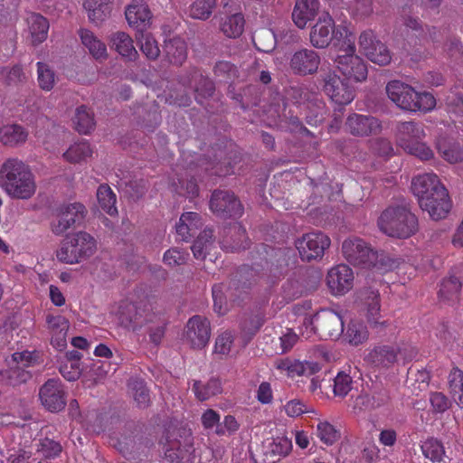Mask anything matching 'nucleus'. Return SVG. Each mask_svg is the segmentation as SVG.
<instances>
[{
  "label": "nucleus",
  "mask_w": 463,
  "mask_h": 463,
  "mask_svg": "<svg viewBox=\"0 0 463 463\" xmlns=\"http://www.w3.org/2000/svg\"><path fill=\"white\" fill-rule=\"evenodd\" d=\"M411 190L422 210L428 212L433 221L445 218L450 212V196L438 175L425 173L415 175L411 181Z\"/></svg>",
  "instance_id": "obj_1"
},
{
  "label": "nucleus",
  "mask_w": 463,
  "mask_h": 463,
  "mask_svg": "<svg viewBox=\"0 0 463 463\" xmlns=\"http://www.w3.org/2000/svg\"><path fill=\"white\" fill-rule=\"evenodd\" d=\"M0 187L12 199H31L37 189L31 166L18 157H9L0 165Z\"/></svg>",
  "instance_id": "obj_2"
},
{
  "label": "nucleus",
  "mask_w": 463,
  "mask_h": 463,
  "mask_svg": "<svg viewBox=\"0 0 463 463\" xmlns=\"http://www.w3.org/2000/svg\"><path fill=\"white\" fill-rule=\"evenodd\" d=\"M342 252L350 264L363 268L374 269L379 272H387L399 263L384 251H378L370 243L359 237L347 238L342 243Z\"/></svg>",
  "instance_id": "obj_3"
},
{
  "label": "nucleus",
  "mask_w": 463,
  "mask_h": 463,
  "mask_svg": "<svg viewBox=\"0 0 463 463\" xmlns=\"http://www.w3.org/2000/svg\"><path fill=\"white\" fill-rule=\"evenodd\" d=\"M386 93L392 102L408 111L428 112L433 110L437 101L430 92H418L414 88L401 80L389 81Z\"/></svg>",
  "instance_id": "obj_4"
},
{
  "label": "nucleus",
  "mask_w": 463,
  "mask_h": 463,
  "mask_svg": "<svg viewBox=\"0 0 463 463\" xmlns=\"http://www.w3.org/2000/svg\"><path fill=\"white\" fill-rule=\"evenodd\" d=\"M377 224L390 237L406 239L419 230L418 218L405 206H390L380 214Z\"/></svg>",
  "instance_id": "obj_5"
},
{
  "label": "nucleus",
  "mask_w": 463,
  "mask_h": 463,
  "mask_svg": "<svg viewBox=\"0 0 463 463\" xmlns=\"http://www.w3.org/2000/svg\"><path fill=\"white\" fill-rule=\"evenodd\" d=\"M165 456L172 463H192L195 458L194 439L184 428H169L160 439Z\"/></svg>",
  "instance_id": "obj_6"
},
{
  "label": "nucleus",
  "mask_w": 463,
  "mask_h": 463,
  "mask_svg": "<svg viewBox=\"0 0 463 463\" xmlns=\"http://www.w3.org/2000/svg\"><path fill=\"white\" fill-rule=\"evenodd\" d=\"M97 250V241L86 232L67 235L56 251L57 260L65 264H77L90 258Z\"/></svg>",
  "instance_id": "obj_7"
},
{
  "label": "nucleus",
  "mask_w": 463,
  "mask_h": 463,
  "mask_svg": "<svg viewBox=\"0 0 463 463\" xmlns=\"http://www.w3.org/2000/svg\"><path fill=\"white\" fill-rule=\"evenodd\" d=\"M131 307L135 309V313L128 318V322L136 326L154 324L155 326L148 329L149 339L158 345L165 334L167 320L165 314L149 299Z\"/></svg>",
  "instance_id": "obj_8"
},
{
  "label": "nucleus",
  "mask_w": 463,
  "mask_h": 463,
  "mask_svg": "<svg viewBox=\"0 0 463 463\" xmlns=\"http://www.w3.org/2000/svg\"><path fill=\"white\" fill-rule=\"evenodd\" d=\"M403 24L406 27L405 41L410 47V52H420V47L427 40L432 43L440 41L441 32L434 26L427 27L425 31L419 18L407 16L404 18Z\"/></svg>",
  "instance_id": "obj_9"
},
{
  "label": "nucleus",
  "mask_w": 463,
  "mask_h": 463,
  "mask_svg": "<svg viewBox=\"0 0 463 463\" xmlns=\"http://www.w3.org/2000/svg\"><path fill=\"white\" fill-rule=\"evenodd\" d=\"M321 63V55L315 49L302 47L291 54L288 70L291 74L296 76L316 75Z\"/></svg>",
  "instance_id": "obj_10"
},
{
  "label": "nucleus",
  "mask_w": 463,
  "mask_h": 463,
  "mask_svg": "<svg viewBox=\"0 0 463 463\" xmlns=\"http://www.w3.org/2000/svg\"><path fill=\"white\" fill-rule=\"evenodd\" d=\"M323 90L336 104L346 105L354 101V90L347 80H342L335 71L321 74Z\"/></svg>",
  "instance_id": "obj_11"
},
{
  "label": "nucleus",
  "mask_w": 463,
  "mask_h": 463,
  "mask_svg": "<svg viewBox=\"0 0 463 463\" xmlns=\"http://www.w3.org/2000/svg\"><path fill=\"white\" fill-rule=\"evenodd\" d=\"M87 213L86 207L80 203H72L57 209L56 217L51 224L55 235H62L76 224H80Z\"/></svg>",
  "instance_id": "obj_12"
},
{
  "label": "nucleus",
  "mask_w": 463,
  "mask_h": 463,
  "mask_svg": "<svg viewBox=\"0 0 463 463\" xmlns=\"http://www.w3.org/2000/svg\"><path fill=\"white\" fill-rule=\"evenodd\" d=\"M331 244L330 238L323 232H312L297 241V250L303 260L322 259Z\"/></svg>",
  "instance_id": "obj_13"
},
{
  "label": "nucleus",
  "mask_w": 463,
  "mask_h": 463,
  "mask_svg": "<svg viewBox=\"0 0 463 463\" xmlns=\"http://www.w3.org/2000/svg\"><path fill=\"white\" fill-rule=\"evenodd\" d=\"M314 328L322 338L336 339L344 332V321L340 314L333 309H322L312 321Z\"/></svg>",
  "instance_id": "obj_14"
},
{
  "label": "nucleus",
  "mask_w": 463,
  "mask_h": 463,
  "mask_svg": "<svg viewBox=\"0 0 463 463\" xmlns=\"http://www.w3.org/2000/svg\"><path fill=\"white\" fill-rule=\"evenodd\" d=\"M358 43L364 54L371 61L380 66L390 63L392 60L390 49L383 42L376 39L373 32H363L359 36Z\"/></svg>",
  "instance_id": "obj_15"
},
{
  "label": "nucleus",
  "mask_w": 463,
  "mask_h": 463,
  "mask_svg": "<svg viewBox=\"0 0 463 463\" xmlns=\"http://www.w3.org/2000/svg\"><path fill=\"white\" fill-rule=\"evenodd\" d=\"M39 397L43 406L51 412H59L65 408L66 393L59 378H49L41 387Z\"/></svg>",
  "instance_id": "obj_16"
},
{
  "label": "nucleus",
  "mask_w": 463,
  "mask_h": 463,
  "mask_svg": "<svg viewBox=\"0 0 463 463\" xmlns=\"http://www.w3.org/2000/svg\"><path fill=\"white\" fill-rule=\"evenodd\" d=\"M185 338L193 348H203L211 337V323L205 317L194 315L190 317L185 326Z\"/></svg>",
  "instance_id": "obj_17"
},
{
  "label": "nucleus",
  "mask_w": 463,
  "mask_h": 463,
  "mask_svg": "<svg viewBox=\"0 0 463 463\" xmlns=\"http://www.w3.org/2000/svg\"><path fill=\"white\" fill-rule=\"evenodd\" d=\"M345 130L354 137H364L381 133L383 125L376 117L354 112L345 118Z\"/></svg>",
  "instance_id": "obj_18"
},
{
  "label": "nucleus",
  "mask_w": 463,
  "mask_h": 463,
  "mask_svg": "<svg viewBox=\"0 0 463 463\" xmlns=\"http://www.w3.org/2000/svg\"><path fill=\"white\" fill-rule=\"evenodd\" d=\"M337 69L346 79H354V81H364L368 75L365 62L355 52L339 53L335 60Z\"/></svg>",
  "instance_id": "obj_19"
},
{
  "label": "nucleus",
  "mask_w": 463,
  "mask_h": 463,
  "mask_svg": "<svg viewBox=\"0 0 463 463\" xmlns=\"http://www.w3.org/2000/svg\"><path fill=\"white\" fill-rule=\"evenodd\" d=\"M335 20L328 13L320 14L309 32L310 44L315 48H326L334 39Z\"/></svg>",
  "instance_id": "obj_20"
},
{
  "label": "nucleus",
  "mask_w": 463,
  "mask_h": 463,
  "mask_svg": "<svg viewBox=\"0 0 463 463\" xmlns=\"http://www.w3.org/2000/svg\"><path fill=\"white\" fill-rule=\"evenodd\" d=\"M129 26L137 33L146 32L151 25L153 14L145 0H132L125 11Z\"/></svg>",
  "instance_id": "obj_21"
},
{
  "label": "nucleus",
  "mask_w": 463,
  "mask_h": 463,
  "mask_svg": "<svg viewBox=\"0 0 463 463\" xmlns=\"http://www.w3.org/2000/svg\"><path fill=\"white\" fill-rule=\"evenodd\" d=\"M327 286L334 295H344L354 287V271L345 264L334 266L327 272Z\"/></svg>",
  "instance_id": "obj_22"
},
{
  "label": "nucleus",
  "mask_w": 463,
  "mask_h": 463,
  "mask_svg": "<svg viewBox=\"0 0 463 463\" xmlns=\"http://www.w3.org/2000/svg\"><path fill=\"white\" fill-rule=\"evenodd\" d=\"M280 373H286L288 376H310L321 370V364L316 362H302L295 358H281L274 363Z\"/></svg>",
  "instance_id": "obj_23"
},
{
  "label": "nucleus",
  "mask_w": 463,
  "mask_h": 463,
  "mask_svg": "<svg viewBox=\"0 0 463 463\" xmlns=\"http://www.w3.org/2000/svg\"><path fill=\"white\" fill-rule=\"evenodd\" d=\"M361 298L365 307V317L371 327H385L386 321H380L381 317V300L377 290L367 288L361 292Z\"/></svg>",
  "instance_id": "obj_24"
},
{
  "label": "nucleus",
  "mask_w": 463,
  "mask_h": 463,
  "mask_svg": "<svg viewBox=\"0 0 463 463\" xmlns=\"http://www.w3.org/2000/svg\"><path fill=\"white\" fill-rule=\"evenodd\" d=\"M47 328L52 334L51 343L57 350H63L67 345L66 336L70 328L69 320L61 315L48 314Z\"/></svg>",
  "instance_id": "obj_25"
},
{
  "label": "nucleus",
  "mask_w": 463,
  "mask_h": 463,
  "mask_svg": "<svg viewBox=\"0 0 463 463\" xmlns=\"http://www.w3.org/2000/svg\"><path fill=\"white\" fill-rule=\"evenodd\" d=\"M425 131L420 123L401 122L396 126V139L404 151H408L413 142L425 137Z\"/></svg>",
  "instance_id": "obj_26"
},
{
  "label": "nucleus",
  "mask_w": 463,
  "mask_h": 463,
  "mask_svg": "<svg viewBox=\"0 0 463 463\" xmlns=\"http://www.w3.org/2000/svg\"><path fill=\"white\" fill-rule=\"evenodd\" d=\"M365 361L374 366L388 368L397 361V349L394 345H377L365 357Z\"/></svg>",
  "instance_id": "obj_27"
},
{
  "label": "nucleus",
  "mask_w": 463,
  "mask_h": 463,
  "mask_svg": "<svg viewBox=\"0 0 463 463\" xmlns=\"http://www.w3.org/2000/svg\"><path fill=\"white\" fill-rule=\"evenodd\" d=\"M318 8V0H296L292 20L298 28H304L308 21L315 18Z\"/></svg>",
  "instance_id": "obj_28"
},
{
  "label": "nucleus",
  "mask_w": 463,
  "mask_h": 463,
  "mask_svg": "<svg viewBox=\"0 0 463 463\" xmlns=\"http://www.w3.org/2000/svg\"><path fill=\"white\" fill-rule=\"evenodd\" d=\"M27 24L33 45L41 44L47 39L50 24L46 17L33 13L28 16Z\"/></svg>",
  "instance_id": "obj_29"
},
{
  "label": "nucleus",
  "mask_w": 463,
  "mask_h": 463,
  "mask_svg": "<svg viewBox=\"0 0 463 463\" xmlns=\"http://www.w3.org/2000/svg\"><path fill=\"white\" fill-rule=\"evenodd\" d=\"M113 0H84L83 6L88 12L89 19L100 24L110 16Z\"/></svg>",
  "instance_id": "obj_30"
},
{
  "label": "nucleus",
  "mask_w": 463,
  "mask_h": 463,
  "mask_svg": "<svg viewBox=\"0 0 463 463\" xmlns=\"http://www.w3.org/2000/svg\"><path fill=\"white\" fill-rule=\"evenodd\" d=\"M210 209L213 214L226 220L232 216V195L227 191L215 190L210 200Z\"/></svg>",
  "instance_id": "obj_31"
},
{
  "label": "nucleus",
  "mask_w": 463,
  "mask_h": 463,
  "mask_svg": "<svg viewBox=\"0 0 463 463\" xmlns=\"http://www.w3.org/2000/svg\"><path fill=\"white\" fill-rule=\"evenodd\" d=\"M28 131L21 125L8 124L0 128V142L7 146H16L25 143Z\"/></svg>",
  "instance_id": "obj_32"
},
{
  "label": "nucleus",
  "mask_w": 463,
  "mask_h": 463,
  "mask_svg": "<svg viewBox=\"0 0 463 463\" xmlns=\"http://www.w3.org/2000/svg\"><path fill=\"white\" fill-rule=\"evenodd\" d=\"M387 400L388 396L385 392L373 394L361 393L354 401L353 411L358 414L370 411L372 409L384 405Z\"/></svg>",
  "instance_id": "obj_33"
},
{
  "label": "nucleus",
  "mask_w": 463,
  "mask_h": 463,
  "mask_svg": "<svg viewBox=\"0 0 463 463\" xmlns=\"http://www.w3.org/2000/svg\"><path fill=\"white\" fill-rule=\"evenodd\" d=\"M165 52L170 63L182 65L187 58L186 43L179 37L170 39L165 44Z\"/></svg>",
  "instance_id": "obj_34"
},
{
  "label": "nucleus",
  "mask_w": 463,
  "mask_h": 463,
  "mask_svg": "<svg viewBox=\"0 0 463 463\" xmlns=\"http://www.w3.org/2000/svg\"><path fill=\"white\" fill-rule=\"evenodd\" d=\"M355 36L354 33L348 30L345 25L335 27L334 25V45L340 53L355 52Z\"/></svg>",
  "instance_id": "obj_35"
},
{
  "label": "nucleus",
  "mask_w": 463,
  "mask_h": 463,
  "mask_svg": "<svg viewBox=\"0 0 463 463\" xmlns=\"http://www.w3.org/2000/svg\"><path fill=\"white\" fill-rule=\"evenodd\" d=\"M111 43L115 50L128 60H135L137 52L134 46L132 38L124 32H117L111 36Z\"/></svg>",
  "instance_id": "obj_36"
},
{
  "label": "nucleus",
  "mask_w": 463,
  "mask_h": 463,
  "mask_svg": "<svg viewBox=\"0 0 463 463\" xmlns=\"http://www.w3.org/2000/svg\"><path fill=\"white\" fill-rule=\"evenodd\" d=\"M79 34L82 44L96 60L107 57V47L105 43L99 40L91 31L80 29Z\"/></svg>",
  "instance_id": "obj_37"
},
{
  "label": "nucleus",
  "mask_w": 463,
  "mask_h": 463,
  "mask_svg": "<svg viewBox=\"0 0 463 463\" xmlns=\"http://www.w3.org/2000/svg\"><path fill=\"white\" fill-rule=\"evenodd\" d=\"M292 449V441L285 436H278L271 440H268L266 445L265 456L270 457L272 462L280 459L289 453Z\"/></svg>",
  "instance_id": "obj_38"
},
{
  "label": "nucleus",
  "mask_w": 463,
  "mask_h": 463,
  "mask_svg": "<svg viewBox=\"0 0 463 463\" xmlns=\"http://www.w3.org/2000/svg\"><path fill=\"white\" fill-rule=\"evenodd\" d=\"M193 389L200 401H206L221 392L222 387L219 378H204V380L194 381Z\"/></svg>",
  "instance_id": "obj_39"
},
{
  "label": "nucleus",
  "mask_w": 463,
  "mask_h": 463,
  "mask_svg": "<svg viewBox=\"0 0 463 463\" xmlns=\"http://www.w3.org/2000/svg\"><path fill=\"white\" fill-rule=\"evenodd\" d=\"M213 231L212 229H204L199 233L191 247L195 259L204 260L206 258L213 244Z\"/></svg>",
  "instance_id": "obj_40"
},
{
  "label": "nucleus",
  "mask_w": 463,
  "mask_h": 463,
  "mask_svg": "<svg viewBox=\"0 0 463 463\" xmlns=\"http://www.w3.org/2000/svg\"><path fill=\"white\" fill-rule=\"evenodd\" d=\"M73 123L80 134L87 135L95 128L94 113L86 106H80L76 109Z\"/></svg>",
  "instance_id": "obj_41"
},
{
  "label": "nucleus",
  "mask_w": 463,
  "mask_h": 463,
  "mask_svg": "<svg viewBox=\"0 0 463 463\" xmlns=\"http://www.w3.org/2000/svg\"><path fill=\"white\" fill-rule=\"evenodd\" d=\"M97 199L99 207L110 216L118 213L117 197L112 189L106 184H100L97 190Z\"/></svg>",
  "instance_id": "obj_42"
},
{
  "label": "nucleus",
  "mask_w": 463,
  "mask_h": 463,
  "mask_svg": "<svg viewBox=\"0 0 463 463\" xmlns=\"http://www.w3.org/2000/svg\"><path fill=\"white\" fill-rule=\"evenodd\" d=\"M6 363L14 373H16L17 376H24V369L33 364L34 357L29 351L14 353L6 359Z\"/></svg>",
  "instance_id": "obj_43"
},
{
  "label": "nucleus",
  "mask_w": 463,
  "mask_h": 463,
  "mask_svg": "<svg viewBox=\"0 0 463 463\" xmlns=\"http://www.w3.org/2000/svg\"><path fill=\"white\" fill-rule=\"evenodd\" d=\"M91 154L92 149L90 143L82 140L71 145L66 152L63 153V157L66 161L71 164H76L90 157Z\"/></svg>",
  "instance_id": "obj_44"
},
{
  "label": "nucleus",
  "mask_w": 463,
  "mask_h": 463,
  "mask_svg": "<svg viewBox=\"0 0 463 463\" xmlns=\"http://www.w3.org/2000/svg\"><path fill=\"white\" fill-rule=\"evenodd\" d=\"M462 288V279L456 274L450 273L449 277L442 279L439 290L440 298L450 299L453 296L458 295Z\"/></svg>",
  "instance_id": "obj_45"
},
{
  "label": "nucleus",
  "mask_w": 463,
  "mask_h": 463,
  "mask_svg": "<svg viewBox=\"0 0 463 463\" xmlns=\"http://www.w3.org/2000/svg\"><path fill=\"white\" fill-rule=\"evenodd\" d=\"M133 392V397L140 408H146L150 402L149 392L142 378H133L128 383Z\"/></svg>",
  "instance_id": "obj_46"
},
{
  "label": "nucleus",
  "mask_w": 463,
  "mask_h": 463,
  "mask_svg": "<svg viewBox=\"0 0 463 463\" xmlns=\"http://www.w3.org/2000/svg\"><path fill=\"white\" fill-rule=\"evenodd\" d=\"M229 289V287L223 283L215 284L213 287L212 294L213 300L214 312L219 316L225 315L228 308V302L225 292Z\"/></svg>",
  "instance_id": "obj_47"
},
{
  "label": "nucleus",
  "mask_w": 463,
  "mask_h": 463,
  "mask_svg": "<svg viewBox=\"0 0 463 463\" xmlns=\"http://www.w3.org/2000/svg\"><path fill=\"white\" fill-rule=\"evenodd\" d=\"M217 0H195L190 6L189 14L194 19H208L216 5Z\"/></svg>",
  "instance_id": "obj_48"
},
{
  "label": "nucleus",
  "mask_w": 463,
  "mask_h": 463,
  "mask_svg": "<svg viewBox=\"0 0 463 463\" xmlns=\"http://www.w3.org/2000/svg\"><path fill=\"white\" fill-rule=\"evenodd\" d=\"M317 436L323 443L331 446V444L340 439L341 433L334 425L328 423L327 420H324L319 421L317 426Z\"/></svg>",
  "instance_id": "obj_49"
},
{
  "label": "nucleus",
  "mask_w": 463,
  "mask_h": 463,
  "mask_svg": "<svg viewBox=\"0 0 463 463\" xmlns=\"http://www.w3.org/2000/svg\"><path fill=\"white\" fill-rule=\"evenodd\" d=\"M345 335L349 343L357 345L366 341L369 334L364 323L351 321L346 329Z\"/></svg>",
  "instance_id": "obj_50"
},
{
  "label": "nucleus",
  "mask_w": 463,
  "mask_h": 463,
  "mask_svg": "<svg viewBox=\"0 0 463 463\" xmlns=\"http://www.w3.org/2000/svg\"><path fill=\"white\" fill-rule=\"evenodd\" d=\"M422 454L425 458H430L431 461H441L445 454V449L437 439H428L420 446Z\"/></svg>",
  "instance_id": "obj_51"
},
{
  "label": "nucleus",
  "mask_w": 463,
  "mask_h": 463,
  "mask_svg": "<svg viewBox=\"0 0 463 463\" xmlns=\"http://www.w3.org/2000/svg\"><path fill=\"white\" fill-rule=\"evenodd\" d=\"M37 80L40 88L43 90H51L55 83V73L51 67L42 61L37 64Z\"/></svg>",
  "instance_id": "obj_52"
},
{
  "label": "nucleus",
  "mask_w": 463,
  "mask_h": 463,
  "mask_svg": "<svg viewBox=\"0 0 463 463\" xmlns=\"http://www.w3.org/2000/svg\"><path fill=\"white\" fill-rule=\"evenodd\" d=\"M139 33L140 37L138 38V42L142 52L149 60L157 59L160 54V49L156 39L150 33H144V32Z\"/></svg>",
  "instance_id": "obj_53"
},
{
  "label": "nucleus",
  "mask_w": 463,
  "mask_h": 463,
  "mask_svg": "<svg viewBox=\"0 0 463 463\" xmlns=\"http://www.w3.org/2000/svg\"><path fill=\"white\" fill-rule=\"evenodd\" d=\"M37 451L42 453L43 458L51 459L60 456L62 447L60 442L54 439L43 438L39 440Z\"/></svg>",
  "instance_id": "obj_54"
},
{
  "label": "nucleus",
  "mask_w": 463,
  "mask_h": 463,
  "mask_svg": "<svg viewBox=\"0 0 463 463\" xmlns=\"http://www.w3.org/2000/svg\"><path fill=\"white\" fill-rule=\"evenodd\" d=\"M284 411L288 417L297 418L299 415L304 413H314L317 414V411L314 408L307 403H304L303 401L298 399H292L287 402L284 405Z\"/></svg>",
  "instance_id": "obj_55"
},
{
  "label": "nucleus",
  "mask_w": 463,
  "mask_h": 463,
  "mask_svg": "<svg viewBox=\"0 0 463 463\" xmlns=\"http://www.w3.org/2000/svg\"><path fill=\"white\" fill-rule=\"evenodd\" d=\"M335 380H344V378H311L309 389L313 392L319 390L323 395L330 397L331 393L334 394Z\"/></svg>",
  "instance_id": "obj_56"
},
{
  "label": "nucleus",
  "mask_w": 463,
  "mask_h": 463,
  "mask_svg": "<svg viewBox=\"0 0 463 463\" xmlns=\"http://www.w3.org/2000/svg\"><path fill=\"white\" fill-rule=\"evenodd\" d=\"M189 254L178 248H171L167 250L163 257V261L169 267L181 266L186 263Z\"/></svg>",
  "instance_id": "obj_57"
},
{
  "label": "nucleus",
  "mask_w": 463,
  "mask_h": 463,
  "mask_svg": "<svg viewBox=\"0 0 463 463\" xmlns=\"http://www.w3.org/2000/svg\"><path fill=\"white\" fill-rule=\"evenodd\" d=\"M197 218V213L188 212L181 215L178 223L176 224V233L181 241H187L192 238L190 229L188 227L187 221L195 220Z\"/></svg>",
  "instance_id": "obj_58"
},
{
  "label": "nucleus",
  "mask_w": 463,
  "mask_h": 463,
  "mask_svg": "<svg viewBox=\"0 0 463 463\" xmlns=\"http://www.w3.org/2000/svg\"><path fill=\"white\" fill-rule=\"evenodd\" d=\"M430 402L433 413H444L451 407V401L440 392H432L430 394Z\"/></svg>",
  "instance_id": "obj_59"
},
{
  "label": "nucleus",
  "mask_w": 463,
  "mask_h": 463,
  "mask_svg": "<svg viewBox=\"0 0 463 463\" xmlns=\"http://www.w3.org/2000/svg\"><path fill=\"white\" fill-rule=\"evenodd\" d=\"M232 350V333L225 331L219 335L215 340L214 354L228 355Z\"/></svg>",
  "instance_id": "obj_60"
},
{
  "label": "nucleus",
  "mask_w": 463,
  "mask_h": 463,
  "mask_svg": "<svg viewBox=\"0 0 463 463\" xmlns=\"http://www.w3.org/2000/svg\"><path fill=\"white\" fill-rule=\"evenodd\" d=\"M407 153L413 155L420 160H429L433 158V150L425 143H422L421 139L416 140Z\"/></svg>",
  "instance_id": "obj_61"
},
{
  "label": "nucleus",
  "mask_w": 463,
  "mask_h": 463,
  "mask_svg": "<svg viewBox=\"0 0 463 463\" xmlns=\"http://www.w3.org/2000/svg\"><path fill=\"white\" fill-rule=\"evenodd\" d=\"M194 91L196 93V99H198V97H210L214 92V84L209 78L200 75V80L198 84L194 87Z\"/></svg>",
  "instance_id": "obj_62"
},
{
  "label": "nucleus",
  "mask_w": 463,
  "mask_h": 463,
  "mask_svg": "<svg viewBox=\"0 0 463 463\" xmlns=\"http://www.w3.org/2000/svg\"><path fill=\"white\" fill-rule=\"evenodd\" d=\"M257 399L261 404H269L273 400V390L269 383H261L257 391Z\"/></svg>",
  "instance_id": "obj_63"
},
{
  "label": "nucleus",
  "mask_w": 463,
  "mask_h": 463,
  "mask_svg": "<svg viewBox=\"0 0 463 463\" xmlns=\"http://www.w3.org/2000/svg\"><path fill=\"white\" fill-rule=\"evenodd\" d=\"M225 13L220 14V29L229 38L232 37V14L227 4L224 5Z\"/></svg>",
  "instance_id": "obj_64"
}]
</instances>
